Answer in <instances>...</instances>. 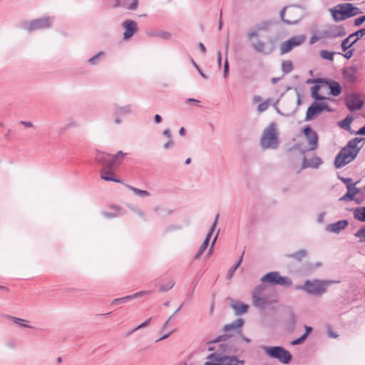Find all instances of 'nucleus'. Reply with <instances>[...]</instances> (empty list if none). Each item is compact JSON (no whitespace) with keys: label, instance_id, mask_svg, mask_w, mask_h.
<instances>
[{"label":"nucleus","instance_id":"864d4df0","mask_svg":"<svg viewBox=\"0 0 365 365\" xmlns=\"http://www.w3.org/2000/svg\"><path fill=\"white\" fill-rule=\"evenodd\" d=\"M229 72H230V66H229L227 57H226L225 61V64H224V72H223L224 78H227V76L229 75Z\"/></svg>","mask_w":365,"mask_h":365},{"label":"nucleus","instance_id":"79ce46f5","mask_svg":"<svg viewBox=\"0 0 365 365\" xmlns=\"http://www.w3.org/2000/svg\"><path fill=\"white\" fill-rule=\"evenodd\" d=\"M8 319H9L10 320H11L13 322H14L15 324H17L21 327H28V328H31V327L26 324V320L23 319H21V318H18V317H12V316H7L6 317Z\"/></svg>","mask_w":365,"mask_h":365},{"label":"nucleus","instance_id":"680f3d73","mask_svg":"<svg viewBox=\"0 0 365 365\" xmlns=\"http://www.w3.org/2000/svg\"><path fill=\"white\" fill-rule=\"evenodd\" d=\"M354 54V49L346 50V53L343 55L344 57L346 59H349L352 57Z\"/></svg>","mask_w":365,"mask_h":365},{"label":"nucleus","instance_id":"72a5a7b5","mask_svg":"<svg viewBox=\"0 0 365 365\" xmlns=\"http://www.w3.org/2000/svg\"><path fill=\"white\" fill-rule=\"evenodd\" d=\"M335 54H341V53L330 52L327 50H322L319 52V56L322 58L332 61Z\"/></svg>","mask_w":365,"mask_h":365},{"label":"nucleus","instance_id":"49530a36","mask_svg":"<svg viewBox=\"0 0 365 365\" xmlns=\"http://www.w3.org/2000/svg\"><path fill=\"white\" fill-rule=\"evenodd\" d=\"M175 284V281L170 280L167 284L160 285L159 287V290H160V292H166L169 291L170 289H171L174 287Z\"/></svg>","mask_w":365,"mask_h":365},{"label":"nucleus","instance_id":"4468645a","mask_svg":"<svg viewBox=\"0 0 365 365\" xmlns=\"http://www.w3.org/2000/svg\"><path fill=\"white\" fill-rule=\"evenodd\" d=\"M331 110L327 104L315 101L308 107L304 120L310 121L323 111L330 112Z\"/></svg>","mask_w":365,"mask_h":365},{"label":"nucleus","instance_id":"9b49d317","mask_svg":"<svg viewBox=\"0 0 365 365\" xmlns=\"http://www.w3.org/2000/svg\"><path fill=\"white\" fill-rule=\"evenodd\" d=\"M338 179L341 180L342 182L346 184L347 188V192L344 194L342 197L339 198L340 201H349L355 200V196L357 195L360 190L359 188L356 187V185L359 183V181L356 182H351L352 180L349 178H344L338 175Z\"/></svg>","mask_w":365,"mask_h":365},{"label":"nucleus","instance_id":"2eb2a0df","mask_svg":"<svg viewBox=\"0 0 365 365\" xmlns=\"http://www.w3.org/2000/svg\"><path fill=\"white\" fill-rule=\"evenodd\" d=\"M302 133L309 146V150H317L319 146V136L317 133L309 125L304 127Z\"/></svg>","mask_w":365,"mask_h":365},{"label":"nucleus","instance_id":"5701e85b","mask_svg":"<svg viewBox=\"0 0 365 365\" xmlns=\"http://www.w3.org/2000/svg\"><path fill=\"white\" fill-rule=\"evenodd\" d=\"M357 68L356 66H349L342 70V76L349 83H353L356 80Z\"/></svg>","mask_w":365,"mask_h":365},{"label":"nucleus","instance_id":"2f4dec72","mask_svg":"<svg viewBox=\"0 0 365 365\" xmlns=\"http://www.w3.org/2000/svg\"><path fill=\"white\" fill-rule=\"evenodd\" d=\"M264 46L265 43L261 41H258L256 43H252V47L256 52L263 53L264 55L271 53L272 51L267 52L264 51Z\"/></svg>","mask_w":365,"mask_h":365},{"label":"nucleus","instance_id":"4be33fe9","mask_svg":"<svg viewBox=\"0 0 365 365\" xmlns=\"http://www.w3.org/2000/svg\"><path fill=\"white\" fill-rule=\"evenodd\" d=\"M138 6V0H115L113 8L123 7L126 9L135 11Z\"/></svg>","mask_w":365,"mask_h":365},{"label":"nucleus","instance_id":"f3484780","mask_svg":"<svg viewBox=\"0 0 365 365\" xmlns=\"http://www.w3.org/2000/svg\"><path fill=\"white\" fill-rule=\"evenodd\" d=\"M345 104L348 109L353 112L360 110L364 106V102L359 93H352L346 96Z\"/></svg>","mask_w":365,"mask_h":365},{"label":"nucleus","instance_id":"c03bdc74","mask_svg":"<svg viewBox=\"0 0 365 365\" xmlns=\"http://www.w3.org/2000/svg\"><path fill=\"white\" fill-rule=\"evenodd\" d=\"M218 217H219V215H216V218H215V220L214 221V222L212 223L208 233L207 234L206 237H205V239L204 240V241H207V242L209 243L210 240V238L212 235V233L213 232L215 231V227H216V225H217V220H218Z\"/></svg>","mask_w":365,"mask_h":365},{"label":"nucleus","instance_id":"e433bc0d","mask_svg":"<svg viewBox=\"0 0 365 365\" xmlns=\"http://www.w3.org/2000/svg\"><path fill=\"white\" fill-rule=\"evenodd\" d=\"M297 319L293 312L290 313V319L287 323V330L289 332L293 331L295 329Z\"/></svg>","mask_w":365,"mask_h":365},{"label":"nucleus","instance_id":"4c0bfd02","mask_svg":"<svg viewBox=\"0 0 365 365\" xmlns=\"http://www.w3.org/2000/svg\"><path fill=\"white\" fill-rule=\"evenodd\" d=\"M319 88L320 86L319 85H315L312 87V97L316 101H322L326 99L324 96L319 94Z\"/></svg>","mask_w":365,"mask_h":365},{"label":"nucleus","instance_id":"bb28decb","mask_svg":"<svg viewBox=\"0 0 365 365\" xmlns=\"http://www.w3.org/2000/svg\"><path fill=\"white\" fill-rule=\"evenodd\" d=\"M230 307L235 311L236 315L245 314L249 309V306L239 301H233Z\"/></svg>","mask_w":365,"mask_h":365},{"label":"nucleus","instance_id":"393cba45","mask_svg":"<svg viewBox=\"0 0 365 365\" xmlns=\"http://www.w3.org/2000/svg\"><path fill=\"white\" fill-rule=\"evenodd\" d=\"M133 113V106L128 104L123 106L115 104L113 106V115L120 116L129 115Z\"/></svg>","mask_w":365,"mask_h":365},{"label":"nucleus","instance_id":"39448f33","mask_svg":"<svg viewBox=\"0 0 365 365\" xmlns=\"http://www.w3.org/2000/svg\"><path fill=\"white\" fill-rule=\"evenodd\" d=\"M329 12L336 22L344 21L363 13L359 8L351 3L339 4L329 9Z\"/></svg>","mask_w":365,"mask_h":365},{"label":"nucleus","instance_id":"bf43d9fd","mask_svg":"<svg viewBox=\"0 0 365 365\" xmlns=\"http://www.w3.org/2000/svg\"><path fill=\"white\" fill-rule=\"evenodd\" d=\"M306 339H306V338H304V337L302 335L299 338H298V339H296L293 340V341L291 342V344H292V345H299V344H303V343L305 341V340H306Z\"/></svg>","mask_w":365,"mask_h":365},{"label":"nucleus","instance_id":"c85d7f7f","mask_svg":"<svg viewBox=\"0 0 365 365\" xmlns=\"http://www.w3.org/2000/svg\"><path fill=\"white\" fill-rule=\"evenodd\" d=\"M244 323H245L244 319L239 318V319H236L235 321H234L233 322L226 324L224 327L223 330L226 332L233 330V331H236L239 333V331L240 330V328L242 327Z\"/></svg>","mask_w":365,"mask_h":365},{"label":"nucleus","instance_id":"603ef678","mask_svg":"<svg viewBox=\"0 0 365 365\" xmlns=\"http://www.w3.org/2000/svg\"><path fill=\"white\" fill-rule=\"evenodd\" d=\"M131 210L140 217H141L143 220L146 221L145 215L140 208L132 207Z\"/></svg>","mask_w":365,"mask_h":365},{"label":"nucleus","instance_id":"13d9d810","mask_svg":"<svg viewBox=\"0 0 365 365\" xmlns=\"http://www.w3.org/2000/svg\"><path fill=\"white\" fill-rule=\"evenodd\" d=\"M121 215L122 214L120 213L119 212H103V215L107 218H114V217H116Z\"/></svg>","mask_w":365,"mask_h":365},{"label":"nucleus","instance_id":"a18cd8bd","mask_svg":"<svg viewBox=\"0 0 365 365\" xmlns=\"http://www.w3.org/2000/svg\"><path fill=\"white\" fill-rule=\"evenodd\" d=\"M209 243L207 242V241H204L202 242V244L201 245V246L200 247L197 252L196 253V255H195L194 257V259H199L201 255L203 254V252L205 251V250L207 248V246H208Z\"/></svg>","mask_w":365,"mask_h":365},{"label":"nucleus","instance_id":"f257e3e1","mask_svg":"<svg viewBox=\"0 0 365 365\" xmlns=\"http://www.w3.org/2000/svg\"><path fill=\"white\" fill-rule=\"evenodd\" d=\"M238 352L239 349L230 341L221 344L218 351L207 356L208 361L204 365H243L245 361L235 355Z\"/></svg>","mask_w":365,"mask_h":365},{"label":"nucleus","instance_id":"7ed1b4c3","mask_svg":"<svg viewBox=\"0 0 365 365\" xmlns=\"http://www.w3.org/2000/svg\"><path fill=\"white\" fill-rule=\"evenodd\" d=\"M364 140L365 138H354L350 140L336 155L334 160L335 168H341L353 161L362 148V145L359 147L358 144Z\"/></svg>","mask_w":365,"mask_h":365},{"label":"nucleus","instance_id":"f8f14e48","mask_svg":"<svg viewBox=\"0 0 365 365\" xmlns=\"http://www.w3.org/2000/svg\"><path fill=\"white\" fill-rule=\"evenodd\" d=\"M53 21V17L44 16L26 23L25 29L29 32L48 29L51 26Z\"/></svg>","mask_w":365,"mask_h":365},{"label":"nucleus","instance_id":"b1692460","mask_svg":"<svg viewBox=\"0 0 365 365\" xmlns=\"http://www.w3.org/2000/svg\"><path fill=\"white\" fill-rule=\"evenodd\" d=\"M148 292H149L148 291H140V292H136L131 295H128V296L120 297V298H116L113 300L111 304L112 305H118L121 303H127L132 299H135L144 296L145 294H148Z\"/></svg>","mask_w":365,"mask_h":365},{"label":"nucleus","instance_id":"1a4fd4ad","mask_svg":"<svg viewBox=\"0 0 365 365\" xmlns=\"http://www.w3.org/2000/svg\"><path fill=\"white\" fill-rule=\"evenodd\" d=\"M264 284H259L254 289L252 293L253 305L262 310L272 304L269 297L264 294Z\"/></svg>","mask_w":365,"mask_h":365},{"label":"nucleus","instance_id":"09e8293b","mask_svg":"<svg viewBox=\"0 0 365 365\" xmlns=\"http://www.w3.org/2000/svg\"><path fill=\"white\" fill-rule=\"evenodd\" d=\"M270 101V99H267L264 102L259 104V106H257V111L259 113H262L265 111L268 108Z\"/></svg>","mask_w":365,"mask_h":365},{"label":"nucleus","instance_id":"20e7f679","mask_svg":"<svg viewBox=\"0 0 365 365\" xmlns=\"http://www.w3.org/2000/svg\"><path fill=\"white\" fill-rule=\"evenodd\" d=\"M336 282V281L322 280L317 279L306 280L304 284L298 285L295 289L297 290H302L309 295L321 297L327 292L328 287L331 284Z\"/></svg>","mask_w":365,"mask_h":365},{"label":"nucleus","instance_id":"5fc2aeb1","mask_svg":"<svg viewBox=\"0 0 365 365\" xmlns=\"http://www.w3.org/2000/svg\"><path fill=\"white\" fill-rule=\"evenodd\" d=\"M192 61V65L194 66V67L197 69V71H198V73H200V75L205 79H207L208 78V76L205 74L202 70L200 68V67L198 66V65L195 62V61L192 58L191 59Z\"/></svg>","mask_w":365,"mask_h":365},{"label":"nucleus","instance_id":"aec40b11","mask_svg":"<svg viewBox=\"0 0 365 365\" xmlns=\"http://www.w3.org/2000/svg\"><path fill=\"white\" fill-rule=\"evenodd\" d=\"M122 26L125 30L123 37L124 41L129 40L138 31V24L135 21L132 19H128L123 21Z\"/></svg>","mask_w":365,"mask_h":365},{"label":"nucleus","instance_id":"3c124183","mask_svg":"<svg viewBox=\"0 0 365 365\" xmlns=\"http://www.w3.org/2000/svg\"><path fill=\"white\" fill-rule=\"evenodd\" d=\"M322 38H324L322 32H319L318 34H315L312 35V36L310 38L309 43L311 45L314 44L317 41H318L319 40H320Z\"/></svg>","mask_w":365,"mask_h":365},{"label":"nucleus","instance_id":"a878e982","mask_svg":"<svg viewBox=\"0 0 365 365\" xmlns=\"http://www.w3.org/2000/svg\"><path fill=\"white\" fill-rule=\"evenodd\" d=\"M322 160L317 156H314L312 158L307 160L305 156L303 158L302 168H317L320 165L322 164Z\"/></svg>","mask_w":365,"mask_h":365},{"label":"nucleus","instance_id":"423d86ee","mask_svg":"<svg viewBox=\"0 0 365 365\" xmlns=\"http://www.w3.org/2000/svg\"><path fill=\"white\" fill-rule=\"evenodd\" d=\"M261 146L264 149H276L278 147L279 141L276 125L271 123L264 129L260 140Z\"/></svg>","mask_w":365,"mask_h":365},{"label":"nucleus","instance_id":"ddd939ff","mask_svg":"<svg viewBox=\"0 0 365 365\" xmlns=\"http://www.w3.org/2000/svg\"><path fill=\"white\" fill-rule=\"evenodd\" d=\"M306 41L304 35L294 36L289 40L284 41L280 45V53L285 54L291 51L294 48L297 47Z\"/></svg>","mask_w":365,"mask_h":365},{"label":"nucleus","instance_id":"dca6fc26","mask_svg":"<svg viewBox=\"0 0 365 365\" xmlns=\"http://www.w3.org/2000/svg\"><path fill=\"white\" fill-rule=\"evenodd\" d=\"M364 35H365V28H362V29L349 34L348 37H346L341 41V46L342 51L345 52L347 49H349L354 44H355Z\"/></svg>","mask_w":365,"mask_h":365},{"label":"nucleus","instance_id":"7c9ffc66","mask_svg":"<svg viewBox=\"0 0 365 365\" xmlns=\"http://www.w3.org/2000/svg\"><path fill=\"white\" fill-rule=\"evenodd\" d=\"M354 118L350 115H347L344 119L338 122V125L345 130L349 131L351 134L354 133V130H351V123H352Z\"/></svg>","mask_w":365,"mask_h":365},{"label":"nucleus","instance_id":"473e14b6","mask_svg":"<svg viewBox=\"0 0 365 365\" xmlns=\"http://www.w3.org/2000/svg\"><path fill=\"white\" fill-rule=\"evenodd\" d=\"M126 187L131 190L136 196L145 197L150 196V193L147 190H140L137 187L127 185Z\"/></svg>","mask_w":365,"mask_h":365},{"label":"nucleus","instance_id":"6e6552de","mask_svg":"<svg viewBox=\"0 0 365 365\" xmlns=\"http://www.w3.org/2000/svg\"><path fill=\"white\" fill-rule=\"evenodd\" d=\"M281 21L287 25L297 24L302 18L299 6L284 7L280 13Z\"/></svg>","mask_w":365,"mask_h":365},{"label":"nucleus","instance_id":"774afa93","mask_svg":"<svg viewBox=\"0 0 365 365\" xmlns=\"http://www.w3.org/2000/svg\"><path fill=\"white\" fill-rule=\"evenodd\" d=\"M6 346L10 349H15L16 347V342L14 341V340H11L8 341Z\"/></svg>","mask_w":365,"mask_h":365},{"label":"nucleus","instance_id":"ea45409f","mask_svg":"<svg viewBox=\"0 0 365 365\" xmlns=\"http://www.w3.org/2000/svg\"><path fill=\"white\" fill-rule=\"evenodd\" d=\"M154 211L160 217H165L172 213L171 210H168L164 207H157L155 208Z\"/></svg>","mask_w":365,"mask_h":365},{"label":"nucleus","instance_id":"c9c22d12","mask_svg":"<svg viewBox=\"0 0 365 365\" xmlns=\"http://www.w3.org/2000/svg\"><path fill=\"white\" fill-rule=\"evenodd\" d=\"M104 56H105V53L103 51H100L97 54L93 56V57L90 58L88 60V62L91 66L98 65L101 61V57H103Z\"/></svg>","mask_w":365,"mask_h":365},{"label":"nucleus","instance_id":"338daca9","mask_svg":"<svg viewBox=\"0 0 365 365\" xmlns=\"http://www.w3.org/2000/svg\"><path fill=\"white\" fill-rule=\"evenodd\" d=\"M115 116L114 123L115 125H120L123 123L121 116L118 115H113Z\"/></svg>","mask_w":365,"mask_h":365},{"label":"nucleus","instance_id":"58836bf2","mask_svg":"<svg viewBox=\"0 0 365 365\" xmlns=\"http://www.w3.org/2000/svg\"><path fill=\"white\" fill-rule=\"evenodd\" d=\"M307 255V252L304 250H300L294 253L288 255L289 257L294 258L297 261H301Z\"/></svg>","mask_w":365,"mask_h":365},{"label":"nucleus","instance_id":"37998d69","mask_svg":"<svg viewBox=\"0 0 365 365\" xmlns=\"http://www.w3.org/2000/svg\"><path fill=\"white\" fill-rule=\"evenodd\" d=\"M354 236L359 239V242H365V225H363L359 230H358Z\"/></svg>","mask_w":365,"mask_h":365},{"label":"nucleus","instance_id":"f03ea898","mask_svg":"<svg viewBox=\"0 0 365 365\" xmlns=\"http://www.w3.org/2000/svg\"><path fill=\"white\" fill-rule=\"evenodd\" d=\"M127 153L118 151L115 155L97 151L96 155V162L101 166V178L106 181L120 182V180L115 177L113 168L119 165Z\"/></svg>","mask_w":365,"mask_h":365},{"label":"nucleus","instance_id":"f704fd0d","mask_svg":"<svg viewBox=\"0 0 365 365\" xmlns=\"http://www.w3.org/2000/svg\"><path fill=\"white\" fill-rule=\"evenodd\" d=\"M274 24V21L272 20H267L258 24L256 26L257 31H267Z\"/></svg>","mask_w":365,"mask_h":365},{"label":"nucleus","instance_id":"8fccbe9b","mask_svg":"<svg viewBox=\"0 0 365 365\" xmlns=\"http://www.w3.org/2000/svg\"><path fill=\"white\" fill-rule=\"evenodd\" d=\"M152 318H149L148 319H147L146 321H145L144 322H143L142 324H140L139 326L136 327L135 328H134L133 330H131L130 331L128 332V335L133 334V332H135V331L138 330V329H143V328H145L146 327L150 322L151 321Z\"/></svg>","mask_w":365,"mask_h":365},{"label":"nucleus","instance_id":"6e6d98bb","mask_svg":"<svg viewBox=\"0 0 365 365\" xmlns=\"http://www.w3.org/2000/svg\"><path fill=\"white\" fill-rule=\"evenodd\" d=\"M259 31L257 29L255 30H250L247 34V38L251 40L253 38H257L259 36Z\"/></svg>","mask_w":365,"mask_h":365},{"label":"nucleus","instance_id":"9d476101","mask_svg":"<svg viewBox=\"0 0 365 365\" xmlns=\"http://www.w3.org/2000/svg\"><path fill=\"white\" fill-rule=\"evenodd\" d=\"M261 282L271 285H281L285 287H289L292 284L289 277H282L278 272H268L261 278Z\"/></svg>","mask_w":365,"mask_h":365},{"label":"nucleus","instance_id":"c756f323","mask_svg":"<svg viewBox=\"0 0 365 365\" xmlns=\"http://www.w3.org/2000/svg\"><path fill=\"white\" fill-rule=\"evenodd\" d=\"M147 35L150 37H158L163 40H169L172 36V34L170 32L161 30H154L147 32Z\"/></svg>","mask_w":365,"mask_h":365},{"label":"nucleus","instance_id":"6ab92c4d","mask_svg":"<svg viewBox=\"0 0 365 365\" xmlns=\"http://www.w3.org/2000/svg\"><path fill=\"white\" fill-rule=\"evenodd\" d=\"M317 83H325L329 88V93L334 96H338L341 94L342 88L339 82L329 78H317L315 80Z\"/></svg>","mask_w":365,"mask_h":365},{"label":"nucleus","instance_id":"a211bd4d","mask_svg":"<svg viewBox=\"0 0 365 365\" xmlns=\"http://www.w3.org/2000/svg\"><path fill=\"white\" fill-rule=\"evenodd\" d=\"M324 38H335L346 36V32L342 26L332 25L328 29L322 31Z\"/></svg>","mask_w":365,"mask_h":365},{"label":"nucleus","instance_id":"412c9836","mask_svg":"<svg viewBox=\"0 0 365 365\" xmlns=\"http://www.w3.org/2000/svg\"><path fill=\"white\" fill-rule=\"evenodd\" d=\"M349 225V221L347 220H339L334 223L328 225L326 227V231L334 233H339L341 231L344 230Z\"/></svg>","mask_w":365,"mask_h":365},{"label":"nucleus","instance_id":"0e129e2a","mask_svg":"<svg viewBox=\"0 0 365 365\" xmlns=\"http://www.w3.org/2000/svg\"><path fill=\"white\" fill-rule=\"evenodd\" d=\"M353 134L365 135V125L359 128L357 131H354Z\"/></svg>","mask_w":365,"mask_h":365},{"label":"nucleus","instance_id":"052dcab7","mask_svg":"<svg viewBox=\"0 0 365 365\" xmlns=\"http://www.w3.org/2000/svg\"><path fill=\"white\" fill-rule=\"evenodd\" d=\"M218 235H219V231H217V232L216 233V235H215V236L214 239H213V240H212V243H211L209 251H208V255H210V254L212 253V249H213V247H214V246H215V242H216V241H217V240Z\"/></svg>","mask_w":365,"mask_h":365},{"label":"nucleus","instance_id":"0eeeda50","mask_svg":"<svg viewBox=\"0 0 365 365\" xmlns=\"http://www.w3.org/2000/svg\"><path fill=\"white\" fill-rule=\"evenodd\" d=\"M262 349L268 356L276 359L284 364H288L292 361V356L291 353L282 346H263Z\"/></svg>","mask_w":365,"mask_h":365},{"label":"nucleus","instance_id":"e2e57ef3","mask_svg":"<svg viewBox=\"0 0 365 365\" xmlns=\"http://www.w3.org/2000/svg\"><path fill=\"white\" fill-rule=\"evenodd\" d=\"M304 328H305V332L302 334V336L307 339V336H309V334L312 331V327H309V326H305Z\"/></svg>","mask_w":365,"mask_h":365},{"label":"nucleus","instance_id":"69168bd1","mask_svg":"<svg viewBox=\"0 0 365 365\" xmlns=\"http://www.w3.org/2000/svg\"><path fill=\"white\" fill-rule=\"evenodd\" d=\"M173 145V140L172 139H169V140L163 145V148L165 150H168L170 148H171Z\"/></svg>","mask_w":365,"mask_h":365},{"label":"nucleus","instance_id":"4d7b16f0","mask_svg":"<svg viewBox=\"0 0 365 365\" xmlns=\"http://www.w3.org/2000/svg\"><path fill=\"white\" fill-rule=\"evenodd\" d=\"M365 21V15L361 16L354 21V25L355 26H361L364 22Z\"/></svg>","mask_w":365,"mask_h":365},{"label":"nucleus","instance_id":"a19ab883","mask_svg":"<svg viewBox=\"0 0 365 365\" xmlns=\"http://www.w3.org/2000/svg\"><path fill=\"white\" fill-rule=\"evenodd\" d=\"M282 70L284 73H289L293 70V64L291 61H284L282 63Z\"/></svg>","mask_w":365,"mask_h":365},{"label":"nucleus","instance_id":"cd10ccee","mask_svg":"<svg viewBox=\"0 0 365 365\" xmlns=\"http://www.w3.org/2000/svg\"><path fill=\"white\" fill-rule=\"evenodd\" d=\"M350 210L356 220L365 222V206L353 207Z\"/></svg>","mask_w":365,"mask_h":365},{"label":"nucleus","instance_id":"de8ad7c7","mask_svg":"<svg viewBox=\"0 0 365 365\" xmlns=\"http://www.w3.org/2000/svg\"><path fill=\"white\" fill-rule=\"evenodd\" d=\"M242 262V256H241L240 257L239 260L237 261V262L232 268L230 269V270L228 272V274H227V279H231L232 277L235 272L240 267Z\"/></svg>","mask_w":365,"mask_h":365}]
</instances>
